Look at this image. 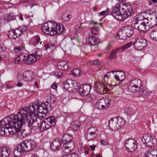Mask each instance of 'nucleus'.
<instances>
[{
  "mask_svg": "<svg viewBox=\"0 0 157 157\" xmlns=\"http://www.w3.org/2000/svg\"><path fill=\"white\" fill-rule=\"evenodd\" d=\"M40 103V101H37L31 103L29 106L21 108L20 109L27 112L29 115H34L35 117H36V114H37L38 113L42 114L41 116H39V117L43 118L51 110V105L48 101L42 103L41 104Z\"/></svg>",
  "mask_w": 157,
  "mask_h": 157,
  "instance_id": "f257e3e1",
  "label": "nucleus"
},
{
  "mask_svg": "<svg viewBox=\"0 0 157 157\" xmlns=\"http://www.w3.org/2000/svg\"><path fill=\"white\" fill-rule=\"evenodd\" d=\"M17 116L20 121L19 127L22 128L24 125L28 126L29 128V130L31 132L33 129L35 130L38 128L39 124V121L42 118L38 115V118L33 119L32 117L34 115H29L28 113L22 109H19L17 113Z\"/></svg>",
  "mask_w": 157,
  "mask_h": 157,
  "instance_id": "f03ea898",
  "label": "nucleus"
},
{
  "mask_svg": "<svg viewBox=\"0 0 157 157\" xmlns=\"http://www.w3.org/2000/svg\"><path fill=\"white\" fill-rule=\"evenodd\" d=\"M15 116L17 117L18 119L14 121L9 122V124H6L5 128L2 130H0V136H2L4 135L8 136L13 135H15L16 137H19V135H22V132L20 131L21 127H20L19 125L20 121L17 113L15 115Z\"/></svg>",
  "mask_w": 157,
  "mask_h": 157,
  "instance_id": "7ed1b4c3",
  "label": "nucleus"
},
{
  "mask_svg": "<svg viewBox=\"0 0 157 157\" xmlns=\"http://www.w3.org/2000/svg\"><path fill=\"white\" fill-rule=\"evenodd\" d=\"M36 145L35 142L31 139L23 141L14 149L13 153L14 157H19L23 153L33 150Z\"/></svg>",
  "mask_w": 157,
  "mask_h": 157,
  "instance_id": "20e7f679",
  "label": "nucleus"
},
{
  "mask_svg": "<svg viewBox=\"0 0 157 157\" xmlns=\"http://www.w3.org/2000/svg\"><path fill=\"white\" fill-rule=\"evenodd\" d=\"M42 30L44 33L51 35L58 34L64 32L63 26L55 22L45 23L42 26Z\"/></svg>",
  "mask_w": 157,
  "mask_h": 157,
  "instance_id": "39448f33",
  "label": "nucleus"
},
{
  "mask_svg": "<svg viewBox=\"0 0 157 157\" xmlns=\"http://www.w3.org/2000/svg\"><path fill=\"white\" fill-rule=\"evenodd\" d=\"M128 89L132 92L139 91L140 94L142 96L147 95L149 94L147 87L143 86L139 79H135L130 80Z\"/></svg>",
  "mask_w": 157,
  "mask_h": 157,
  "instance_id": "423d86ee",
  "label": "nucleus"
},
{
  "mask_svg": "<svg viewBox=\"0 0 157 157\" xmlns=\"http://www.w3.org/2000/svg\"><path fill=\"white\" fill-rule=\"evenodd\" d=\"M38 60L34 54L28 55L27 54H21L14 60L15 63L19 64L20 62H24L27 64H32L35 61Z\"/></svg>",
  "mask_w": 157,
  "mask_h": 157,
  "instance_id": "0eeeda50",
  "label": "nucleus"
},
{
  "mask_svg": "<svg viewBox=\"0 0 157 157\" xmlns=\"http://www.w3.org/2000/svg\"><path fill=\"white\" fill-rule=\"evenodd\" d=\"M56 119L53 117H48L44 120L39 127L40 131L42 132L48 130L51 127L56 125Z\"/></svg>",
  "mask_w": 157,
  "mask_h": 157,
  "instance_id": "6e6552de",
  "label": "nucleus"
},
{
  "mask_svg": "<svg viewBox=\"0 0 157 157\" xmlns=\"http://www.w3.org/2000/svg\"><path fill=\"white\" fill-rule=\"evenodd\" d=\"M112 10L111 12V15L119 21H122L126 19L130 15L133 10Z\"/></svg>",
  "mask_w": 157,
  "mask_h": 157,
  "instance_id": "1a4fd4ad",
  "label": "nucleus"
},
{
  "mask_svg": "<svg viewBox=\"0 0 157 157\" xmlns=\"http://www.w3.org/2000/svg\"><path fill=\"white\" fill-rule=\"evenodd\" d=\"M143 143L148 147H151L156 145V141L155 137L150 135L146 134L144 135L142 139Z\"/></svg>",
  "mask_w": 157,
  "mask_h": 157,
  "instance_id": "9d476101",
  "label": "nucleus"
},
{
  "mask_svg": "<svg viewBox=\"0 0 157 157\" xmlns=\"http://www.w3.org/2000/svg\"><path fill=\"white\" fill-rule=\"evenodd\" d=\"M125 146L129 152H133L137 148V143L134 139H129L126 141Z\"/></svg>",
  "mask_w": 157,
  "mask_h": 157,
  "instance_id": "9b49d317",
  "label": "nucleus"
},
{
  "mask_svg": "<svg viewBox=\"0 0 157 157\" xmlns=\"http://www.w3.org/2000/svg\"><path fill=\"white\" fill-rule=\"evenodd\" d=\"M17 118L15 116V114H12L10 115L9 117L4 118L2 120L0 121V130H2L5 128L6 124H9V122L14 121Z\"/></svg>",
  "mask_w": 157,
  "mask_h": 157,
  "instance_id": "f8f14e48",
  "label": "nucleus"
},
{
  "mask_svg": "<svg viewBox=\"0 0 157 157\" xmlns=\"http://www.w3.org/2000/svg\"><path fill=\"white\" fill-rule=\"evenodd\" d=\"M111 100L107 98H103L99 99L96 102V105L99 109H105L110 105Z\"/></svg>",
  "mask_w": 157,
  "mask_h": 157,
  "instance_id": "ddd939ff",
  "label": "nucleus"
},
{
  "mask_svg": "<svg viewBox=\"0 0 157 157\" xmlns=\"http://www.w3.org/2000/svg\"><path fill=\"white\" fill-rule=\"evenodd\" d=\"M147 41L142 38L138 39L134 44V47L136 50H141L143 49L147 45Z\"/></svg>",
  "mask_w": 157,
  "mask_h": 157,
  "instance_id": "4468645a",
  "label": "nucleus"
},
{
  "mask_svg": "<svg viewBox=\"0 0 157 157\" xmlns=\"http://www.w3.org/2000/svg\"><path fill=\"white\" fill-rule=\"evenodd\" d=\"M91 87L90 85L85 84L80 86L78 93L82 96H87L90 94Z\"/></svg>",
  "mask_w": 157,
  "mask_h": 157,
  "instance_id": "2eb2a0df",
  "label": "nucleus"
},
{
  "mask_svg": "<svg viewBox=\"0 0 157 157\" xmlns=\"http://www.w3.org/2000/svg\"><path fill=\"white\" fill-rule=\"evenodd\" d=\"M69 139V134L66 133L63 136L62 138V143L63 146L62 147V150L64 153H69V142L68 140Z\"/></svg>",
  "mask_w": 157,
  "mask_h": 157,
  "instance_id": "dca6fc26",
  "label": "nucleus"
},
{
  "mask_svg": "<svg viewBox=\"0 0 157 157\" xmlns=\"http://www.w3.org/2000/svg\"><path fill=\"white\" fill-rule=\"evenodd\" d=\"M94 87L97 91L102 92L103 93H106L108 90V88L102 82H95Z\"/></svg>",
  "mask_w": 157,
  "mask_h": 157,
  "instance_id": "f3484780",
  "label": "nucleus"
},
{
  "mask_svg": "<svg viewBox=\"0 0 157 157\" xmlns=\"http://www.w3.org/2000/svg\"><path fill=\"white\" fill-rule=\"evenodd\" d=\"M80 86L79 83L76 81H71L70 85L69 84V92H78Z\"/></svg>",
  "mask_w": 157,
  "mask_h": 157,
  "instance_id": "a211bd4d",
  "label": "nucleus"
},
{
  "mask_svg": "<svg viewBox=\"0 0 157 157\" xmlns=\"http://www.w3.org/2000/svg\"><path fill=\"white\" fill-rule=\"evenodd\" d=\"M34 75L33 73L30 71H25L23 74V79L27 82H30L34 78Z\"/></svg>",
  "mask_w": 157,
  "mask_h": 157,
  "instance_id": "6ab92c4d",
  "label": "nucleus"
},
{
  "mask_svg": "<svg viewBox=\"0 0 157 157\" xmlns=\"http://www.w3.org/2000/svg\"><path fill=\"white\" fill-rule=\"evenodd\" d=\"M61 145V140L60 139H57L54 140L51 144V148L53 151L59 149Z\"/></svg>",
  "mask_w": 157,
  "mask_h": 157,
  "instance_id": "aec40b11",
  "label": "nucleus"
},
{
  "mask_svg": "<svg viewBox=\"0 0 157 157\" xmlns=\"http://www.w3.org/2000/svg\"><path fill=\"white\" fill-rule=\"evenodd\" d=\"M10 154L9 148L4 147L0 148V157H9Z\"/></svg>",
  "mask_w": 157,
  "mask_h": 157,
  "instance_id": "412c9836",
  "label": "nucleus"
},
{
  "mask_svg": "<svg viewBox=\"0 0 157 157\" xmlns=\"http://www.w3.org/2000/svg\"><path fill=\"white\" fill-rule=\"evenodd\" d=\"M56 67L59 69L65 71L69 68L68 64L65 61H60L56 63Z\"/></svg>",
  "mask_w": 157,
  "mask_h": 157,
  "instance_id": "4be33fe9",
  "label": "nucleus"
},
{
  "mask_svg": "<svg viewBox=\"0 0 157 157\" xmlns=\"http://www.w3.org/2000/svg\"><path fill=\"white\" fill-rule=\"evenodd\" d=\"M117 38L118 40H125L128 38V36L127 35L124 31L121 30V28L117 33Z\"/></svg>",
  "mask_w": 157,
  "mask_h": 157,
  "instance_id": "5701e85b",
  "label": "nucleus"
},
{
  "mask_svg": "<svg viewBox=\"0 0 157 157\" xmlns=\"http://www.w3.org/2000/svg\"><path fill=\"white\" fill-rule=\"evenodd\" d=\"M109 127L110 129L114 131L119 129V126L117 124L115 120H114V118H112L110 121H109Z\"/></svg>",
  "mask_w": 157,
  "mask_h": 157,
  "instance_id": "b1692460",
  "label": "nucleus"
},
{
  "mask_svg": "<svg viewBox=\"0 0 157 157\" xmlns=\"http://www.w3.org/2000/svg\"><path fill=\"white\" fill-rule=\"evenodd\" d=\"M121 30L124 31L128 38L131 36L134 33V29L129 25L125 26L121 28Z\"/></svg>",
  "mask_w": 157,
  "mask_h": 157,
  "instance_id": "393cba45",
  "label": "nucleus"
},
{
  "mask_svg": "<svg viewBox=\"0 0 157 157\" xmlns=\"http://www.w3.org/2000/svg\"><path fill=\"white\" fill-rule=\"evenodd\" d=\"M87 42L91 46H94L99 44L100 41L97 38L91 36L88 37Z\"/></svg>",
  "mask_w": 157,
  "mask_h": 157,
  "instance_id": "a878e982",
  "label": "nucleus"
},
{
  "mask_svg": "<svg viewBox=\"0 0 157 157\" xmlns=\"http://www.w3.org/2000/svg\"><path fill=\"white\" fill-rule=\"evenodd\" d=\"M16 18L15 15L13 13L6 14L3 16L4 20L8 22L15 20Z\"/></svg>",
  "mask_w": 157,
  "mask_h": 157,
  "instance_id": "bb28decb",
  "label": "nucleus"
},
{
  "mask_svg": "<svg viewBox=\"0 0 157 157\" xmlns=\"http://www.w3.org/2000/svg\"><path fill=\"white\" fill-rule=\"evenodd\" d=\"M80 123L78 121H73L72 122H71L70 128H71L72 130L74 131L77 130L80 125Z\"/></svg>",
  "mask_w": 157,
  "mask_h": 157,
  "instance_id": "cd10ccee",
  "label": "nucleus"
},
{
  "mask_svg": "<svg viewBox=\"0 0 157 157\" xmlns=\"http://www.w3.org/2000/svg\"><path fill=\"white\" fill-rule=\"evenodd\" d=\"M138 29L143 33H144L149 29V26L146 25H144L142 22L140 23L137 26Z\"/></svg>",
  "mask_w": 157,
  "mask_h": 157,
  "instance_id": "c85d7f7f",
  "label": "nucleus"
},
{
  "mask_svg": "<svg viewBox=\"0 0 157 157\" xmlns=\"http://www.w3.org/2000/svg\"><path fill=\"white\" fill-rule=\"evenodd\" d=\"M117 122V124L119 126V129L121 128L125 123V121L124 119L120 117H117L114 118Z\"/></svg>",
  "mask_w": 157,
  "mask_h": 157,
  "instance_id": "c756f323",
  "label": "nucleus"
},
{
  "mask_svg": "<svg viewBox=\"0 0 157 157\" xmlns=\"http://www.w3.org/2000/svg\"><path fill=\"white\" fill-rule=\"evenodd\" d=\"M69 153L75 147V141L73 140V136L69 134Z\"/></svg>",
  "mask_w": 157,
  "mask_h": 157,
  "instance_id": "7c9ffc66",
  "label": "nucleus"
},
{
  "mask_svg": "<svg viewBox=\"0 0 157 157\" xmlns=\"http://www.w3.org/2000/svg\"><path fill=\"white\" fill-rule=\"evenodd\" d=\"M119 48H117L116 49L113 50L110 54V59L111 60H113L116 58L117 57V54L119 52Z\"/></svg>",
  "mask_w": 157,
  "mask_h": 157,
  "instance_id": "2f4dec72",
  "label": "nucleus"
},
{
  "mask_svg": "<svg viewBox=\"0 0 157 157\" xmlns=\"http://www.w3.org/2000/svg\"><path fill=\"white\" fill-rule=\"evenodd\" d=\"M81 72L80 69L78 68H75L72 71L71 74L74 77L79 76Z\"/></svg>",
  "mask_w": 157,
  "mask_h": 157,
  "instance_id": "473e14b6",
  "label": "nucleus"
},
{
  "mask_svg": "<svg viewBox=\"0 0 157 157\" xmlns=\"http://www.w3.org/2000/svg\"><path fill=\"white\" fill-rule=\"evenodd\" d=\"M155 19L151 20L150 21L149 24V28L157 25V13H155Z\"/></svg>",
  "mask_w": 157,
  "mask_h": 157,
  "instance_id": "72a5a7b5",
  "label": "nucleus"
},
{
  "mask_svg": "<svg viewBox=\"0 0 157 157\" xmlns=\"http://www.w3.org/2000/svg\"><path fill=\"white\" fill-rule=\"evenodd\" d=\"M21 28L18 27L13 30L14 33L15 34L14 36L16 38L19 37L22 33L21 31Z\"/></svg>",
  "mask_w": 157,
  "mask_h": 157,
  "instance_id": "f704fd0d",
  "label": "nucleus"
},
{
  "mask_svg": "<svg viewBox=\"0 0 157 157\" xmlns=\"http://www.w3.org/2000/svg\"><path fill=\"white\" fill-rule=\"evenodd\" d=\"M32 41L36 44H38L40 41V38L39 36H35L32 38Z\"/></svg>",
  "mask_w": 157,
  "mask_h": 157,
  "instance_id": "c9c22d12",
  "label": "nucleus"
},
{
  "mask_svg": "<svg viewBox=\"0 0 157 157\" xmlns=\"http://www.w3.org/2000/svg\"><path fill=\"white\" fill-rule=\"evenodd\" d=\"M125 113L128 115L132 116L134 114V112L131 108H126L125 110Z\"/></svg>",
  "mask_w": 157,
  "mask_h": 157,
  "instance_id": "e433bc0d",
  "label": "nucleus"
},
{
  "mask_svg": "<svg viewBox=\"0 0 157 157\" xmlns=\"http://www.w3.org/2000/svg\"><path fill=\"white\" fill-rule=\"evenodd\" d=\"M68 80H67L66 81L64 82L62 85V87L63 89L65 91H68L69 89V83L68 82Z\"/></svg>",
  "mask_w": 157,
  "mask_h": 157,
  "instance_id": "4c0bfd02",
  "label": "nucleus"
},
{
  "mask_svg": "<svg viewBox=\"0 0 157 157\" xmlns=\"http://www.w3.org/2000/svg\"><path fill=\"white\" fill-rule=\"evenodd\" d=\"M157 32V31L156 30H154L152 31L150 33V37L151 38L154 40H155Z\"/></svg>",
  "mask_w": 157,
  "mask_h": 157,
  "instance_id": "58836bf2",
  "label": "nucleus"
},
{
  "mask_svg": "<svg viewBox=\"0 0 157 157\" xmlns=\"http://www.w3.org/2000/svg\"><path fill=\"white\" fill-rule=\"evenodd\" d=\"M9 34L7 35L8 37L10 39H16V38H15L14 36L15 34L14 33V32L13 31H13H10L9 32Z\"/></svg>",
  "mask_w": 157,
  "mask_h": 157,
  "instance_id": "ea45409f",
  "label": "nucleus"
},
{
  "mask_svg": "<svg viewBox=\"0 0 157 157\" xmlns=\"http://www.w3.org/2000/svg\"><path fill=\"white\" fill-rule=\"evenodd\" d=\"M62 19L64 21L69 20V14L67 13H64L62 16Z\"/></svg>",
  "mask_w": 157,
  "mask_h": 157,
  "instance_id": "a19ab883",
  "label": "nucleus"
},
{
  "mask_svg": "<svg viewBox=\"0 0 157 157\" xmlns=\"http://www.w3.org/2000/svg\"><path fill=\"white\" fill-rule=\"evenodd\" d=\"M132 45V43L131 42H129L126 44L121 46L120 48L122 49L126 50L129 48Z\"/></svg>",
  "mask_w": 157,
  "mask_h": 157,
  "instance_id": "79ce46f5",
  "label": "nucleus"
},
{
  "mask_svg": "<svg viewBox=\"0 0 157 157\" xmlns=\"http://www.w3.org/2000/svg\"><path fill=\"white\" fill-rule=\"evenodd\" d=\"M118 72H120V78L121 79V82H122L125 78V74L124 72L121 71H119Z\"/></svg>",
  "mask_w": 157,
  "mask_h": 157,
  "instance_id": "37998d69",
  "label": "nucleus"
},
{
  "mask_svg": "<svg viewBox=\"0 0 157 157\" xmlns=\"http://www.w3.org/2000/svg\"><path fill=\"white\" fill-rule=\"evenodd\" d=\"M122 10H132L131 6L128 3H125L123 5V7L122 8Z\"/></svg>",
  "mask_w": 157,
  "mask_h": 157,
  "instance_id": "c03bdc74",
  "label": "nucleus"
},
{
  "mask_svg": "<svg viewBox=\"0 0 157 157\" xmlns=\"http://www.w3.org/2000/svg\"><path fill=\"white\" fill-rule=\"evenodd\" d=\"M109 10H105L103 11L100 13H98V15L99 16H105V15H107L108 14V13L109 12Z\"/></svg>",
  "mask_w": 157,
  "mask_h": 157,
  "instance_id": "a18cd8bd",
  "label": "nucleus"
},
{
  "mask_svg": "<svg viewBox=\"0 0 157 157\" xmlns=\"http://www.w3.org/2000/svg\"><path fill=\"white\" fill-rule=\"evenodd\" d=\"M98 31V29L95 27H92L91 28L90 30V33H91V35H93L94 32H97Z\"/></svg>",
  "mask_w": 157,
  "mask_h": 157,
  "instance_id": "49530a36",
  "label": "nucleus"
},
{
  "mask_svg": "<svg viewBox=\"0 0 157 157\" xmlns=\"http://www.w3.org/2000/svg\"><path fill=\"white\" fill-rule=\"evenodd\" d=\"M144 14L143 13H141L140 14H138V15L136 17V20L137 21H141L142 20H143V19L144 18V17H143V15ZM143 16H144V15H143Z\"/></svg>",
  "mask_w": 157,
  "mask_h": 157,
  "instance_id": "de8ad7c7",
  "label": "nucleus"
},
{
  "mask_svg": "<svg viewBox=\"0 0 157 157\" xmlns=\"http://www.w3.org/2000/svg\"><path fill=\"white\" fill-rule=\"evenodd\" d=\"M143 21L142 22L144 25H148V26H149V24L150 21L148 20V19L147 18H145L144 17L143 20Z\"/></svg>",
  "mask_w": 157,
  "mask_h": 157,
  "instance_id": "09e8293b",
  "label": "nucleus"
},
{
  "mask_svg": "<svg viewBox=\"0 0 157 157\" xmlns=\"http://www.w3.org/2000/svg\"><path fill=\"white\" fill-rule=\"evenodd\" d=\"M56 100V98L53 95H51L50 96V101L52 103L55 102Z\"/></svg>",
  "mask_w": 157,
  "mask_h": 157,
  "instance_id": "8fccbe9b",
  "label": "nucleus"
},
{
  "mask_svg": "<svg viewBox=\"0 0 157 157\" xmlns=\"http://www.w3.org/2000/svg\"><path fill=\"white\" fill-rule=\"evenodd\" d=\"M93 129H94L95 130V131H91L89 133V134L90 135H94L96 134V128H95L94 127H90L88 130V131H89L90 130H92Z\"/></svg>",
  "mask_w": 157,
  "mask_h": 157,
  "instance_id": "3c124183",
  "label": "nucleus"
},
{
  "mask_svg": "<svg viewBox=\"0 0 157 157\" xmlns=\"http://www.w3.org/2000/svg\"><path fill=\"white\" fill-rule=\"evenodd\" d=\"M90 63L92 65H99L101 64L100 62L97 60L92 61H91Z\"/></svg>",
  "mask_w": 157,
  "mask_h": 157,
  "instance_id": "603ef678",
  "label": "nucleus"
},
{
  "mask_svg": "<svg viewBox=\"0 0 157 157\" xmlns=\"http://www.w3.org/2000/svg\"><path fill=\"white\" fill-rule=\"evenodd\" d=\"M6 49V47L3 44L0 45V53L4 52Z\"/></svg>",
  "mask_w": 157,
  "mask_h": 157,
  "instance_id": "864d4df0",
  "label": "nucleus"
},
{
  "mask_svg": "<svg viewBox=\"0 0 157 157\" xmlns=\"http://www.w3.org/2000/svg\"><path fill=\"white\" fill-rule=\"evenodd\" d=\"M108 78L104 76V80L105 83L107 85H108L109 86H112V85L110 84H109L108 83Z\"/></svg>",
  "mask_w": 157,
  "mask_h": 157,
  "instance_id": "5fc2aeb1",
  "label": "nucleus"
},
{
  "mask_svg": "<svg viewBox=\"0 0 157 157\" xmlns=\"http://www.w3.org/2000/svg\"><path fill=\"white\" fill-rule=\"evenodd\" d=\"M19 28H21L22 29L21 31L22 33L24 32H25L27 29V26L26 25L22 26L21 27H19Z\"/></svg>",
  "mask_w": 157,
  "mask_h": 157,
  "instance_id": "6e6d98bb",
  "label": "nucleus"
},
{
  "mask_svg": "<svg viewBox=\"0 0 157 157\" xmlns=\"http://www.w3.org/2000/svg\"><path fill=\"white\" fill-rule=\"evenodd\" d=\"M55 75L57 78H60L62 77V74L61 72H57L55 73Z\"/></svg>",
  "mask_w": 157,
  "mask_h": 157,
  "instance_id": "4d7b16f0",
  "label": "nucleus"
},
{
  "mask_svg": "<svg viewBox=\"0 0 157 157\" xmlns=\"http://www.w3.org/2000/svg\"><path fill=\"white\" fill-rule=\"evenodd\" d=\"M112 43H109L108 44L106 48V50L107 51L109 50L112 47Z\"/></svg>",
  "mask_w": 157,
  "mask_h": 157,
  "instance_id": "13d9d810",
  "label": "nucleus"
},
{
  "mask_svg": "<svg viewBox=\"0 0 157 157\" xmlns=\"http://www.w3.org/2000/svg\"><path fill=\"white\" fill-rule=\"evenodd\" d=\"M120 6L119 4H117L116 6L113 7V10H120Z\"/></svg>",
  "mask_w": 157,
  "mask_h": 157,
  "instance_id": "bf43d9fd",
  "label": "nucleus"
},
{
  "mask_svg": "<svg viewBox=\"0 0 157 157\" xmlns=\"http://www.w3.org/2000/svg\"><path fill=\"white\" fill-rule=\"evenodd\" d=\"M14 50L16 53L19 52L20 51H21V49L19 47H16L14 48Z\"/></svg>",
  "mask_w": 157,
  "mask_h": 157,
  "instance_id": "052dcab7",
  "label": "nucleus"
},
{
  "mask_svg": "<svg viewBox=\"0 0 157 157\" xmlns=\"http://www.w3.org/2000/svg\"><path fill=\"white\" fill-rule=\"evenodd\" d=\"M151 152L149 151H148L145 154L144 157H150V156L151 155Z\"/></svg>",
  "mask_w": 157,
  "mask_h": 157,
  "instance_id": "680f3d73",
  "label": "nucleus"
},
{
  "mask_svg": "<svg viewBox=\"0 0 157 157\" xmlns=\"http://www.w3.org/2000/svg\"><path fill=\"white\" fill-rule=\"evenodd\" d=\"M69 157H78V155L75 153L69 154Z\"/></svg>",
  "mask_w": 157,
  "mask_h": 157,
  "instance_id": "e2e57ef3",
  "label": "nucleus"
},
{
  "mask_svg": "<svg viewBox=\"0 0 157 157\" xmlns=\"http://www.w3.org/2000/svg\"><path fill=\"white\" fill-rule=\"evenodd\" d=\"M100 143L103 145H105L107 144V142L103 140H101Z\"/></svg>",
  "mask_w": 157,
  "mask_h": 157,
  "instance_id": "0e129e2a",
  "label": "nucleus"
},
{
  "mask_svg": "<svg viewBox=\"0 0 157 157\" xmlns=\"http://www.w3.org/2000/svg\"><path fill=\"white\" fill-rule=\"evenodd\" d=\"M96 147V145H94L93 146L90 145V148L91 150L92 151H94L95 150V148Z\"/></svg>",
  "mask_w": 157,
  "mask_h": 157,
  "instance_id": "69168bd1",
  "label": "nucleus"
},
{
  "mask_svg": "<svg viewBox=\"0 0 157 157\" xmlns=\"http://www.w3.org/2000/svg\"><path fill=\"white\" fill-rule=\"evenodd\" d=\"M111 72H107L106 74L104 76L109 78L110 77V74Z\"/></svg>",
  "mask_w": 157,
  "mask_h": 157,
  "instance_id": "338daca9",
  "label": "nucleus"
},
{
  "mask_svg": "<svg viewBox=\"0 0 157 157\" xmlns=\"http://www.w3.org/2000/svg\"><path fill=\"white\" fill-rule=\"evenodd\" d=\"M151 3L156 6H157V0H151Z\"/></svg>",
  "mask_w": 157,
  "mask_h": 157,
  "instance_id": "774afa93",
  "label": "nucleus"
}]
</instances>
